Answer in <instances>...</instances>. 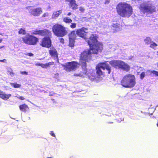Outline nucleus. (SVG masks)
Segmentation results:
<instances>
[{"instance_id": "obj_1", "label": "nucleus", "mask_w": 158, "mask_h": 158, "mask_svg": "<svg viewBox=\"0 0 158 158\" xmlns=\"http://www.w3.org/2000/svg\"><path fill=\"white\" fill-rule=\"evenodd\" d=\"M97 38L96 35H92L88 40L90 50L85 51L81 53L80 57V63L82 66H86V62L91 59L92 53L97 54L102 49V45L98 42Z\"/></svg>"}, {"instance_id": "obj_2", "label": "nucleus", "mask_w": 158, "mask_h": 158, "mask_svg": "<svg viewBox=\"0 0 158 158\" xmlns=\"http://www.w3.org/2000/svg\"><path fill=\"white\" fill-rule=\"evenodd\" d=\"M116 9L118 14L122 17L128 18L132 14V7L126 3H119Z\"/></svg>"}, {"instance_id": "obj_3", "label": "nucleus", "mask_w": 158, "mask_h": 158, "mask_svg": "<svg viewBox=\"0 0 158 158\" xmlns=\"http://www.w3.org/2000/svg\"><path fill=\"white\" fill-rule=\"evenodd\" d=\"M121 83V85L124 87L127 88H132L135 84V77L133 75H126L123 77Z\"/></svg>"}, {"instance_id": "obj_4", "label": "nucleus", "mask_w": 158, "mask_h": 158, "mask_svg": "<svg viewBox=\"0 0 158 158\" xmlns=\"http://www.w3.org/2000/svg\"><path fill=\"white\" fill-rule=\"evenodd\" d=\"M96 70L97 75L100 76L105 73L110 74L111 72V67L109 66L107 62H105L98 64L96 66Z\"/></svg>"}, {"instance_id": "obj_5", "label": "nucleus", "mask_w": 158, "mask_h": 158, "mask_svg": "<svg viewBox=\"0 0 158 158\" xmlns=\"http://www.w3.org/2000/svg\"><path fill=\"white\" fill-rule=\"evenodd\" d=\"M52 29L54 34L57 37H63L67 33L65 27L60 24H56L54 25Z\"/></svg>"}, {"instance_id": "obj_6", "label": "nucleus", "mask_w": 158, "mask_h": 158, "mask_svg": "<svg viewBox=\"0 0 158 158\" xmlns=\"http://www.w3.org/2000/svg\"><path fill=\"white\" fill-rule=\"evenodd\" d=\"M109 63L112 66L116 68L121 69L127 71L130 69L129 66L127 64L120 60H113Z\"/></svg>"}, {"instance_id": "obj_7", "label": "nucleus", "mask_w": 158, "mask_h": 158, "mask_svg": "<svg viewBox=\"0 0 158 158\" xmlns=\"http://www.w3.org/2000/svg\"><path fill=\"white\" fill-rule=\"evenodd\" d=\"M22 39L25 44L30 45H35L38 41V38L31 35H26Z\"/></svg>"}, {"instance_id": "obj_8", "label": "nucleus", "mask_w": 158, "mask_h": 158, "mask_svg": "<svg viewBox=\"0 0 158 158\" xmlns=\"http://www.w3.org/2000/svg\"><path fill=\"white\" fill-rule=\"evenodd\" d=\"M141 12L143 13L151 14L155 11L154 6L151 4H142L140 8Z\"/></svg>"}, {"instance_id": "obj_9", "label": "nucleus", "mask_w": 158, "mask_h": 158, "mask_svg": "<svg viewBox=\"0 0 158 158\" xmlns=\"http://www.w3.org/2000/svg\"><path fill=\"white\" fill-rule=\"evenodd\" d=\"M78 64L75 62H71L67 63L63 66L67 71H74L78 67Z\"/></svg>"}, {"instance_id": "obj_10", "label": "nucleus", "mask_w": 158, "mask_h": 158, "mask_svg": "<svg viewBox=\"0 0 158 158\" xmlns=\"http://www.w3.org/2000/svg\"><path fill=\"white\" fill-rule=\"evenodd\" d=\"M87 29L85 27H82L77 30L76 33L77 35L79 37L84 39L87 42L90 38L89 39L86 38V35L88 32Z\"/></svg>"}, {"instance_id": "obj_11", "label": "nucleus", "mask_w": 158, "mask_h": 158, "mask_svg": "<svg viewBox=\"0 0 158 158\" xmlns=\"http://www.w3.org/2000/svg\"><path fill=\"white\" fill-rule=\"evenodd\" d=\"M32 34L35 35H40L41 36H48L49 37L51 35V32L47 29L35 31L31 32Z\"/></svg>"}, {"instance_id": "obj_12", "label": "nucleus", "mask_w": 158, "mask_h": 158, "mask_svg": "<svg viewBox=\"0 0 158 158\" xmlns=\"http://www.w3.org/2000/svg\"><path fill=\"white\" fill-rule=\"evenodd\" d=\"M29 10L31 15L35 16H39L42 13V10L40 8L30 9Z\"/></svg>"}, {"instance_id": "obj_13", "label": "nucleus", "mask_w": 158, "mask_h": 158, "mask_svg": "<svg viewBox=\"0 0 158 158\" xmlns=\"http://www.w3.org/2000/svg\"><path fill=\"white\" fill-rule=\"evenodd\" d=\"M41 45L44 47H50L51 45L50 38L49 37H44L42 40Z\"/></svg>"}, {"instance_id": "obj_14", "label": "nucleus", "mask_w": 158, "mask_h": 158, "mask_svg": "<svg viewBox=\"0 0 158 158\" xmlns=\"http://www.w3.org/2000/svg\"><path fill=\"white\" fill-rule=\"evenodd\" d=\"M85 66H83L82 71H81L80 73H75L74 76L77 77H85L87 75V72Z\"/></svg>"}, {"instance_id": "obj_15", "label": "nucleus", "mask_w": 158, "mask_h": 158, "mask_svg": "<svg viewBox=\"0 0 158 158\" xmlns=\"http://www.w3.org/2000/svg\"><path fill=\"white\" fill-rule=\"evenodd\" d=\"M49 52L51 56L55 60H58V54L57 51L54 48H51L49 50Z\"/></svg>"}, {"instance_id": "obj_16", "label": "nucleus", "mask_w": 158, "mask_h": 158, "mask_svg": "<svg viewBox=\"0 0 158 158\" xmlns=\"http://www.w3.org/2000/svg\"><path fill=\"white\" fill-rule=\"evenodd\" d=\"M11 96L10 94H6L3 91L0 90V98L2 99L7 100Z\"/></svg>"}, {"instance_id": "obj_17", "label": "nucleus", "mask_w": 158, "mask_h": 158, "mask_svg": "<svg viewBox=\"0 0 158 158\" xmlns=\"http://www.w3.org/2000/svg\"><path fill=\"white\" fill-rule=\"evenodd\" d=\"M67 1L69 2V6L70 8L73 10H76L78 6L74 0H67Z\"/></svg>"}, {"instance_id": "obj_18", "label": "nucleus", "mask_w": 158, "mask_h": 158, "mask_svg": "<svg viewBox=\"0 0 158 158\" xmlns=\"http://www.w3.org/2000/svg\"><path fill=\"white\" fill-rule=\"evenodd\" d=\"M111 27L112 30L114 32H117L120 30V25L119 24L117 23H113Z\"/></svg>"}, {"instance_id": "obj_19", "label": "nucleus", "mask_w": 158, "mask_h": 158, "mask_svg": "<svg viewBox=\"0 0 158 158\" xmlns=\"http://www.w3.org/2000/svg\"><path fill=\"white\" fill-rule=\"evenodd\" d=\"M6 70L7 72V74L11 77H13L15 73H14L12 68L9 67H6Z\"/></svg>"}, {"instance_id": "obj_20", "label": "nucleus", "mask_w": 158, "mask_h": 158, "mask_svg": "<svg viewBox=\"0 0 158 158\" xmlns=\"http://www.w3.org/2000/svg\"><path fill=\"white\" fill-rule=\"evenodd\" d=\"M62 12L61 10H59L57 11L54 12L52 16V18L53 19H56L58 17Z\"/></svg>"}, {"instance_id": "obj_21", "label": "nucleus", "mask_w": 158, "mask_h": 158, "mask_svg": "<svg viewBox=\"0 0 158 158\" xmlns=\"http://www.w3.org/2000/svg\"><path fill=\"white\" fill-rule=\"evenodd\" d=\"M77 35L76 33V31H73L69 35V39H72L75 40L77 37Z\"/></svg>"}, {"instance_id": "obj_22", "label": "nucleus", "mask_w": 158, "mask_h": 158, "mask_svg": "<svg viewBox=\"0 0 158 158\" xmlns=\"http://www.w3.org/2000/svg\"><path fill=\"white\" fill-rule=\"evenodd\" d=\"M19 107L20 110L23 112L26 111L28 109V106L25 104L20 105Z\"/></svg>"}, {"instance_id": "obj_23", "label": "nucleus", "mask_w": 158, "mask_h": 158, "mask_svg": "<svg viewBox=\"0 0 158 158\" xmlns=\"http://www.w3.org/2000/svg\"><path fill=\"white\" fill-rule=\"evenodd\" d=\"M53 62H50L48 63H46L45 64H41V65L40 66H41L42 68H47L48 66H49L50 65H52Z\"/></svg>"}, {"instance_id": "obj_24", "label": "nucleus", "mask_w": 158, "mask_h": 158, "mask_svg": "<svg viewBox=\"0 0 158 158\" xmlns=\"http://www.w3.org/2000/svg\"><path fill=\"white\" fill-rule=\"evenodd\" d=\"M63 21L66 23H70L72 22V20L69 17H65L63 18Z\"/></svg>"}, {"instance_id": "obj_25", "label": "nucleus", "mask_w": 158, "mask_h": 158, "mask_svg": "<svg viewBox=\"0 0 158 158\" xmlns=\"http://www.w3.org/2000/svg\"><path fill=\"white\" fill-rule=\"evenodd\" d=\"M144 41L145 43L147 44H150L152 42L151 39L149 37H147L144 39Z\"/></svg>"}, {"instance_id": "obj_26", "label": "nucleus", "mask_w": 158, "mask_h": 158, "mask_svg": "<svg viewBox=\"0 0 158 158\" xmlns=\"http://www.w3.org/2000/svg\"><path fill=\"white\" fill-rule=\"evenodd\" d=\"M11 86H13L14 88H20L21 87V85L18 84L16 83H10Z\"/></svg>"}, {"instance_id": "obj_27", "label": "nucleus", "mask_w": 158, "mask_h": 158, "mask_svg": "<svg viewBox=\"0 0 158 158\" xmlns=\"http://www.w3.org/2000/svg\"><path fill=\"white\" fill-rule=\"evenodd\" d=\"M69 39V46L70 47H72L74 46V40L75 39Z\"/></svg>"}, {"instance_id": "obj_28", "label": "nucleus", "mask_w": 158, "mask_h": 158, "mask_svg": "<svg viewBox=\"0 0 158 158\" xmlns=\"http://www.w3.org/2000/svg\"><path fill=\"white\" fill-rule=\"evenodd\" d=\"M157 45L154 42H152L150 44V47L155 49H156Z\"/></svg>"}, {"instance_id": "obj_29", "label": "nucleus", "mask_w": 158, "mask_h": 158, "mask_svg": "<svg viewBox=\"0 0 158 158\" xmlns=\"http://www.w3.org/2000/svg\"><path fill=\"white\" fill-rule=\"evenodd\" d=\"M95 74H94V75L93 74V73L92 74H91V76H89V78L90 79V80H91L92 81H94L95 80H96V76H95Z\"/></svg>"}, {"instance_id": "obj_30", "label": "nucleus", "mask_w": 158, "mask_h": 158, "mask_svg": "<svg viewBox=\"0 0 158 158\" xmlns=\"http://www.w3.org/2000/svg\"><path fill=\"white\" fill-rule=\"evenodd\" d=\"M19 33L20 34L25 35L26 34V31L24 29L21 28L19 31Z\"/></svg>"}, {"instance_id": "obj_31", "label": "nucleus", "mask_w": 158, "mask_h": 158, "mask_svg": "<svg viewBox=\"0 0 158 158\" xmlns=\"http://www.w3.org/2000/svg\"><path fill=\"white\" fill-rule=\"evenodd\" d=\"M151 72L156 76H158V72L155 70H153L151 71Z\"/></svg>"}, {"instance_id": "obj_32", "label": "nucleus", "mask_w": 158, "mask_h": 158, "mask_svg": "<svg viewBox=\"0 0 158 158\" xmlns=\"http://www.w3.org/2000/svg\"><path fill=\"white\" fill-rule=\"evenodd\" d=\"M71 24L70 25V27L72 28H74L76 27V24L74 23H71Z\"/></svg>"}, {"instance_id": "obj_33", "label": "nucleus", "mask_w": 158, "mask_h": 158, "mask_svg": "<svg viewBox=\"0 0 158 158\" xmlns=\"http://www.w3.org/2000/svg\"><path fill=\"white\" fill-rule=\"evenodd\" d=\"M49 16V14L48 12L44 13L42 15V17L43 18H47Z\"/></svg>"}, {"instance_id": "obj_34", "label": "nucleus", "mask_w": 158, "mask_h": 158, "mask_svg": "<svg viewBox=\"0 0 158 158\" xmlns=\"http://www.w3.org/2000/svg\"><path fill=\"white\" fill-rule=\"evenodd\" d=\"M145 73L144 72H142L140 74V78L141 79H143L145 77Z\"/></svg>"}, {"instance_id": "obj_35", "label": "nucleus", "mask_w": 158, "mask_h": 158, "mask_svg": "<svg viewBox=\"0 0 158 158\" xmlns=\"http://www.w3.org/2000/svg\"><path fill=\"white\" fill-rule=\"evenodd\" d=\"M20 73L22 74H23L24 75H27L28 74V73L26 71H21Z\"/></svg>"}, {"instance_id": "obj_36", "label": "nucleus", "mask_w": 158, "mask_h": 158, "mask_svg": "<svg viewBox=\"0 0 158 158\" xmlns=\"http://www.w3.org/2000/svg\"><path fill=\"white\" fill-rule=\"evenodd\" d=\"M50 134L53 137H55V135L53 133V131H51L50 132Z\"/></svg>"}, {"instance_id": "obj_37", "label": "nucleus", "mask_w": 158, "mask_h": 158, "mask_svg": "<svg viewBox=\"0 0 158 158\" xmlns=\"http://www.w3.org/2000/svg\"><path fill=\"white\" fill-rule=\"evenodd\" d=\"M26 55L28 56H33L34 54L32 53H27L26 54Z\"/></svg>"}, {"instance_id": "obj_38", "label": "nucleus", "mask_w": 158, "mask_h": 158, "mask_svg": "<svg viewBox=\"0 0 158 158\" xmlns=\"http://www.w3.org/2000/svg\"><path fill=\"white\" fill-rule=\"evenodd\" d=\"M84 10L85 9L82 7H81L79 8V10L81 12H83Z\"/></svg>"}, {"instance_id": "obj_39", "label": "nucleus", "mask_w": 158, "mask_h": 158, "mask_svg": "<svg viewBox=\"0 0 158 158\" xmlns=\"http://www.w3.org/2000/svg\"><path fill=\"white\" fill-rule=\"evenodd\" d=\"M19 99L21 100H24L25 99V98L23 97V96H20L19 97Z\"/></svg>"}, {"instance_id": "obj_40", "label": "nucleus", "mask_w": 158, "mask_h": 158, "mask_svg": "<svg viewBox=\"0 0 158 158\" xmlns=\"http://www.w3.org/2000/svg\"><path fill=\"white\" fill-rule=\"evenodd\" d=\"M60 42L62 43H64V40L63 38H61L60 39Z\"/></svg>"}, {"instance_id": "obj_41", "label": "nucleus", "mask_w": 158, "mask_h": 158, "mask_svg": "<svg viewBox=\"0 0 158 158\" xmlns=\"http://www.w3.org/2000/svg\"><path fill=\"white\" fill-rule=\"evenodd\" d=\"M6 61V60L5 59H4L3 60H0V62H5Z\"/></svg>"}, {"instance_id": "obj_42", "label": "nucleus", "mask_w": 158, "mask_h": 158, "mask_svg": "<svg viewBox=\"0 0 158 158\" xmlns=\"http://www.w3.org/2000/svg\"><path fill=\"white\" fill-rule=\"evenodd\" d=\"M41 64L40 63H37L35 64V65L36 66H40Z\"/></svg>"}, {"instance_id": "obj_43", "label": "nucleus", "mask_w": 158, "mask_h": 158, "mask_svg": "<svg viewBox=\"0 0 158 158\" xmlns=\"http://www.w3.org/2000/svg\"><path fill=\"white\" fill-rule=\"evenodd\" d=\"M109 2V0H107L105 2V4H108Z\"/></svg>"}, {"instance_id": "obj_44", "label": "nucleus", "mask_w": 158, "mask_h": 158, "mask_svg": "<svg viewBox=\"0 0 158 158\" xmlns=\"http://www.w3.org/2000/svg\"><path fill=\"white\" fill-rule=\"evenodd\" d=\"M15 95H16V94H15ZM15 97H17L18 98H19V97H20V96L19 95H18V94H17L15 96Z\"/></svg>"}, {"instance_id": "obj_45", "label": "nucleus", "mask_w": 158, "mask_h": 158, "mask_svg": "<svg viewBox=\"0 0 158 158\" xmlns=\"http://www.w3.org/2000/svg\"><path fill=\"white\" fill-rule=\"evenodd\" d=\"M71 15V13H70V12H69V13L68 14H67V15L68 16H70V15Z\"/></svg>"}, {"instance_id": "obj_46", "label": "nucleus", "mask_w": 158, "mask_h": 158, "mask_svg": "<svg viewBox=\"0 0 158 158\" xmlns=\"http://www.w3.org/2000/svg\"><path fill=\"white\" fill-rule=\"evenodd\" d=\"M156 65H157L158 68V63H157L156 64Z\"/></svg>"}, {"instance_id": "obj_47", "label": "nucleus", "mask_w": 158, "mask_h": 158, "mask_svg": "<svg viewBox=\"0 0 158 158\" xmlns=\"http://www.w3.org/2000/svg\"><path fill=\"white\" fill-rule=\"evenodd\" d=\"M47 158H53L52 157H47Z\"/></svg>"}, {"instance_id": "obj_48", "label": "nucleus", "mask_w": 158, "mask_h": 158, "mask_svg": "<svg viewBox=\"0 0 158 158\" xmlns=\"http://www.w3.org/2000/svg\"><path fill=\"white\" fill-rule=\"evenodd\" d=\"M2 40L1 39H0V43H1L2 41Z\"/></svg>"}, {"instance_id": "obj_49", "label": "nucleus", "mask_w": 158, "mask_h": 158, "mask_svg": "<svg viewBox=\"0 0 158 158\" xmlns=\"http://www.w3.org/2000/svg\"><path fill=\"white\" fill-rule=\"evenodd\" d=\"M157 55H158V51L157 52Z\"/></svg>"}, {"instance_id": "obj_50", "label": "nucleus", "mask_w": 158, "mask_h": 158, "mask_svg": "<svg viewBox=\"0 0 158 158\" xmlns=\"http://www.w3.org/2000/svg\"><path fill=\"white\" fill-rule=\"evenodd\" d=\"M2 47H1L0 48H0H2Z\"/></svg>"}, {"instance_id": "obj_51", "label": "nucleus", "mask_w": 158, "mask_h": 158, "mask_svg": "<svg viewBox=\"0 0 158 158\" xmlns=\"http://www.w3.org/2000/svg\"><path fill=\"white\" fill-rule=\"evenodd\" d=\"M150 72V71H147V72Z\"/></svg>"}, {"instance_id": "obj_52", "label": "nucleus", "mask_w": 158, "mask_h": 158, "mask_svg": "<svg viewBox=\"0 0 158 158\" xmlns=\"http://www.w3.org/2000/svg\"><path fill=\"white\" fill-rule=\"evenodd\" d=\"M1 102H0V106H1Z\"/></svg>"}, {"instance_id": "obj_53", "label": "nucleus", "mask_w": 158, "mask_h": 158, "mask_svg": "<svg viewBox=\"0 0 158 158\" xmlns=\"http://www.w3.org/2000/svg\"><path fill=\"white\" fill-rule=\"evenodd\" d=\"M110 123H113V122Z\"/></svg>"}, {"instance_id": "obj_54", "label": "nucleus", "mask_w": 158, "mask_h": 158, "mask_svg": "<svg viewBox=\"0 0 158 158\" xmlns=\"http://www.w3.org/2000/svg\"><path fill=\"white\" fill-rule=\"evenodd\" d=\"M157 126H158V124H157Z\"/></svg>"}]
</instances>
